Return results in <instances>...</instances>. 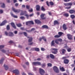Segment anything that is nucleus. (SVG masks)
Returning <instances> with one entry per match:
<instances>
[{"label": "nucleus", "mask_w": 75, "mask_h": 75, "mask_svg": "<svg viewBox=\"0 0 75 75\" xmlns=\"http://www.w3.org/2000/svg\"><path fill=\"white\" fill-rule=\"evenodd\" d=\"M47 65L48 67H51V66H52V64L51 63H48L47 64Z\"/></svg>", "instance_id": "49"}, {"label": "nucleus", "mask_w": 75, "mask_h": 75, "mask_svg": "<svg viewBox=\"0 0 75 75\" xmlns=\"http://www.w3.org/2000/svg\"><path fill=\"white\" fill-rule=\"evenodd\" d=\"M51 47L52 46H55V42H54V40H53L51 42Z\"/></svg>", "instance_id": "23"}, {"label": "nucleus", "mask_w": 75, "mask_h": 75, "mask_svg": "<svg viewBox=\"0 0 75 75\" xmlns=\"http://www.w3.org/2000/svg\"><path fill=\"white\" fill-rule=\"evenodd\" d=\"M63 28L64 30H66L68 28L67 26V25L65 24H64L62 25Z\"/></svg>", "instance_id": "12"}, {"label": "nucleus", "mask_w": 75, "mask_h": 75, "mask_svg": "<svg viewBox=\"0 0 75 75\" xmlns=\"http://www.w3.org/2000/svg\"><path fill=\"white\" fill-rule=\"evenodd\" d=\"M34 16V14L32 13V14H30L29 15V17H32V16Z\"/></svg>", "instance_id": "58"}, {"label": "nucleus", "mask_w": 75, "mask_h": 75, "mask_svg": "<svg viewBox=\"0 0 75 75\" xmlns=\"http://www.w3.org/2000/svg\"><path fill=\"white\" fill-rule=\"evenodd\" d=\"M41 9V10H42V11H45V9L44 8V6H42Z\"/></svg>", "instance_id": "29"}, {"label": "nucleus", "mask_w": 75, "mask_h": 75, "mask_svg": "<svg viewBox=\"0 0 75 75\" xmlns=\"http://www.w3.org/2000/svg\"><path fill=\"white\" fill-rule=\"evenodd\" d=\"M29 12H33V9L31 8L30 9L28 10Z\"/></svg>", "instance_id": "48"}, {"label": "nucleus", "mask_w": 75, "mask_h": 75, "mask_svg": "<svg viewBox=\"0 0 75 75\" xmlns=\"http://www.w3.org/2000/svg\"><path fill=\"white\" fill-rule=\"evenodd\" d=\"M48 14L50 15V16H52V13L51 12H48Z\"/></svg>", "instance_id": "55"}, {"label": "nucleus", "mask_w": 75, "mask_h": 75, "mask_svg": "<svg viewBox=\"0 0 75 75\" xmlns=\"http://www.w3.org/2000/svg\"><path fill=\"white\" fill-rule=\"evenodd\" d=\"M67 37L69 39V40H72V35H71L70 34H67Z\"/></svg>", "instance_id": "14"}, {"label": "nucleus", "mask_w": 75, "mask_h": 75, "mask_svg": "<svg viewBox=\"0 0 75 75\" xmlns=\"http://www.w3.org/2000/svg\"><path fill=\"white\" fill-rule=\"evenodd\" d=\"M47 5L48 7H50V5L49 4V3H48V1H47L46 2Z\"/></svg>", "instance_id": "50"}, {"label": "nucleus", "mask_w": 75, "mask_h": 75, "mask_svg": "<svg viewBox=\"0 0 75 75\" xmlns=\"http://www.w3.org/2000/svg\"><path fill=\"white\" fill-rule=\"evenodd\" d=\"M50 4L51 6H53L54 5V3L52 1L50 2Z\"/></svg>", "instance_id": "45"}, {"label": "nucleus", "mask_w": 75, "mask_h": 75, "mask_svg": "<svg viewBox=\"0 0 75 75\" xmlns=\"http://www.w3.org/2000/svg\"><path fill=\"white\" fill-rule=\"evenodd\" d=\"M69 12L70 14H74L75 13V11L73 9H71L69 11Z\"/></svg>", "instance_id": "16"}, {"label": "nucleus", "mask_w": 75, "mask_h": 75, "mask_svg": "<svg viewBox=\"0 0 75 75\" xmlns=\"http://www.w3.org/2000/svg\"><path fill=\"white\" fill-rule=\"evenodd\" d=\"M36 10L37 11H40V6L39 5H37L36 6Z\"/></svg>", "instance_id": "22"}, {"label": "nucleus", "mask_w": 75, "mask_h": 75, "mask_svg": "<svg viewBox=\"0 0 75 75\" xmlns=\"http://www.w3.org/2000/svg\"><path fill=\"white\" fill-rule=\"evenodd\" d=\"M54 38H59L60 36L58 35H56L54 36Z\"/></svg>", "instance_id": "42"}, {"label": "nucleus", "mask_w": 75, "mask_h": 75, "mask_svg": "<svg viewBox=\"0 0 75 75\" xmlns=\"http://www.w3.org/2000/svg\"><path fill=\"white\" fill-rule=\"evenodd\" d=\"M4 66L6 70H7V69H8V66H7V65L4 64Z\"/></svg>", "instance_id": "25"}, {"label": "nucleus", "mask_w": 75, "mask_h": 75, "mask_svg": "<svg viewBox=\"0 0 75 75\" xmlns=\"http://www.w3.org/2000/svg\"><path fill=\"white\" fill-rule=\"evenodd\" d=\"M52 50V52L53 54H57V53H58V49L53 48L51 49Z\"/></svg>", "instance_id": "2"}, {"label": "nucleus", "mask_w": 75, "mask_h": 75, "mask_svg": "<svg viewBox=\"0 0 75 75\" xmlns=\"http://www.w3.org/2000/svg\"><path fill=\"white\" fill-rule=\"evenodd\" d=\"M39 71L40 74L42 75H44L45 73V71H44L43 69L41 68H40L39 69Z\"/></svg>", "instance_id": "8"}, {"label": "nucleus", "mask_w": 75, "mask_h": 75, "mask_svg": "<svg viewBox=\"0 0 75 75\" xmlns=\"http://www.w3.org/2000/svg\"><path fill=\"white\" fill-rule=\"evenodd\" d=\"M1 4H2L1 5V7L2 8H5V4L4 3H1Z\"/></svg>", "instance_id": "24"}, {"label": "nucleus", "mask_w": 75, "mask_h": 75, "mask_svg": "<svg viewBox=\"0 0 75 75\" xmlns=\"http://www.w3.org/2000/svg\"><path fill=\"white\" fill-rule=\"evenodd\" d=\"M42 40V38H40L39 39V41H41Z\"/></svg>", "instance_id": "60"}, {"label": "nucleus", "mask_w": 75, "mask_h": 75, "mask_svg": "<svg viewBox=\"0 0 75 75\" xmlns=\"http://www.w3.org/2000/svg\"><path fill=\"white\" fill-rule=\"evenodd\" d=\"M8 35L10 37H13L14 36V34L12 32H9L8 33Z\"/></svg>", "instance_id": "19"}, {"label": "nucleus", "mask_w": 75, "mask_h": 75, "mask_svg": "<svg viewBox=\"0 0 75 75\" xmlns=\"http://www.w3.org/2000/svg\"><path fill=\"white\" fill-rule=\"evenodd\" d=\"M60 71H65V69H64V67H60Z\"/></svg>", "instance_id": "28"}, {"label": "nucleus", "mask_w": 75, "mask_h": 75, "mask_svg": "<svg viewBox=\"0 0 75 75\" xmlns=\"http://www.w3.org/2000/svg\"><path fill=\"white\" fill-rule=\"evenodd\" d=\"M63 16L65 17H68L69 16V14L68 13H66L64 14Z\"/></svg>", "instance_id": "34"}, {"label": "nucleus", "mask_w": 75, "mask_h": 75, "mask_svg": "<svg viewBox=\"0 0 75 75\" xmlns=\"http://www.w3.org/2000/svg\"><path fill=\"white\" fill-rule=\"evenodd\" d=\"M11 16L12 17H14V18H18V17L17 16H15L13 14V13H11Z\"/></svg>", "instance_id": "26"}, {"label": "nucleus", "mask_w": 75, "mask_h": 75, "mask_svg": "<svg viewBox=\"0 0 75 75\" xmlns=\"http://www.w3.org/2000/svg\"><path fill=\"white\" fill-rule=\"evenodd\" d=\"M1 51L2 52H4V53H5V52H6V51L4 50H1Z\"/></svg>", "instance_id": "52"}, {"label": "nucleus", "mask_w": 75, "mask_h": 75, "mask_svg": "<svg viewBox=\"0 0 75 75\" xmlns=\"http://www.w3.org/2000/svg\"><path fill=\"white\" fill-rule=\"evenodd\" d=\"M14 33L15 34H17V31H15L14 32Z\"/></svg>", "instance_id": "62"}, {"label": "nucleus", "mask_w": 75, "mask_h": 75, "mask_svg": "<svg viewBox=\"0 0 75 75\" xmlns=\"http://www.w3.org/2000/svg\"><path fill=\"white\" fill-rule=\"evenodd\" d=\"M20 18L21 20H25V17L23 16L20 17Z\"/></svg>", "instance_id": "38"}, {"label": "nucleus", "mask_w": 75, "mask_h": 75, "mask_svg": "<svg viewBox=\"0 0 75 75\" xmlns=\"http://www.w3.org/2000/svg\"><path fill=\"white\" fill-rule=\"evenodd\" d=\"M59 52L60 54L62 53L63 54H64L66 52V50L65 49H62L59 50Z\"/></svg>", "instance_id": "6"}, {"label": "nucleus", "mask_w": 75, "mask_h": 75, "mask_svg": "<svg viewBox=\"0 0 75 75\" xmlns=\"http://www.w3.org/2000/svg\"><path fill=\"white\" fill-rule=\"evenodd\" d=\"M21 29L22 30H24V27H21Z\"/></svg>", "instance_id": "64"}, {"label": "nucleus", "mask_w": 75, "mask_h": 75, "mask_svg": "<svg viewBox=\"0 0 75 75\" xmlns=\"http://www.w3.org/2000/svg\"><path fill=\"white\" fill-rule=\"evenodd\" d=\"M69 60L68 59H65L64 60V63L65 64H68L69 63Z\"/></svg>", "instance_id": "11"}, {"label": "nucleus", "mask_w": 75, "mask_h": 75, "mask_svg": "<svg viewBox=\"0 0 75 75\" xmlns=\"http://www.w3.org/2000/svg\"><path fill=\"white\" fill-rule=\"evenodd\" d=\"M55 41L56 44H59V41L60 42H62V39L61 38L57 39L55 40Z\"/></svg>", "instance_id": "5"}, {"label": "nucleus", "mask_w": 75, "mask_h": 75, "mask_svg": "<svg viewBox=\"0 0 75 75\" xmlns=\"http://www.w3.org/2000/svg\"><path fill=\"white\" fill-rule=\"evenodd\" d=\"M53 70L56 73H59V69H58V68L56 66H54L53 67Z\"/></svg>", "instance_id": "3"}, {"label": "nucleus", "mask_w": 75, "mask_h": 75, "mask_svg": "<svg viewBox=\"0 0 75 75\" xmlns=\"http://www.w3.org/2000/svg\"><path fill=\"white\" fill-rule=\"evenodd\" d=\"M53 24L54 25H56V24L57 25H58L59 23V22H58V21L57 20H55L54 21Z\"/></svg>", "instance_id": "18"}, {"label": "nucleus", "mask_w": 75, "mask_h": 75, "mask_svg": "<svg viewBox=\"0 0 75 75\" xmlns=\"http://www.w3.org/2000/svg\"><path fill=\"white\" fill-rule=\"evenodd\" d=\"M24 16L26 17L27 19H28L29 17H30V16L28 15V14H26L24 15Z\"/></svg>", "instance_id": "32"}, {"label": "nucleus", "mask_w": 75, "mask_h": 75, "mask_svg": "<svg viewBox=\"0 0 75 75\" xmlns=\"http://www.w3.org/2000/svg\"><path fill=\"white\" fill-rule=\"evenodd\" d=\"M27 38H29L28 40L29 42H31L33 41V38H32V37H28Z\"/></svg>", "instance_id": "15"}, {"label": "nucleus", "mask_w": 75, "mask_h": 75, "mask_svg": "<svg viewBox=\"0 0 75 75\" xmlns=\"http://www.w3.org/2000/svg\"><path fill=\"white\" fill-rule=\"evenodd\" d=\"M64 5L65 6H69L68 3H64Z\"/></svg>", "instance_id": "53"}, {"label": "nucleus", "mask_w": 75, "mask_h": 75, "mask_svg": "<svg viewBox=\"0 0 75 75\" xmlns=\"http://www.w3.org/2000/svg\"><path fill=\"white\" fill-rule=\"evenodd\" d=\"M50 57L51 59H55V56L54 55H53L52 54H50Z\"/></svg>", "instance_id": "17"}, {"label": "nucleus", "mask_w": 75, "mask_h": 75, "mask_svg": "<svg viewBox=\"0 0 75 75\" xmlns=\"http://www.w3.org/2000/svg\"><path fill=\"white\" fill-rule=\"evenodd\" d=\"M23 33L25 36L26 37H27V33H26V32H24Z\"/></svg>", "instance_id": "51"}, {"label": "nucleus", "mask_w": 75, "mask_h": 75, "mask_svg": "<svg viewBox=\"0 0 75 75\" xmlns=\"http://www.w3.org/2000/svg\"><path fill=\"white\" fill-rule=\"evenodd\" d=\"M4 59V58H2L0 60V64H1L3 62V60Z\"/></svg>", "instance_id": "33"}, {"label": "nucleus", "mask_w": 75, "mask_h": 75, "mask_svg": "<svg viewBox=\"0 0 75 75\" xmlns=\"http://www.w3.org/2000/svg\"><path fill=\"white\" fill-rule=\"evenodd\" d=\"M40 65H42V68H45V66H46V65H45V63H44L42 64V65H41V64Z\"/></svg>", "instance_id": "35"}, {"label": "nucleus", "mask_w": 75, "mask_h": 75, "mask_svg": "<svg viewBox=\"0 0 75 75\" xmlns=\"http://www.w3.org/2000/svg\"><path fill=\"white\" fill-rule=\"evenodd\" d=\"M63 34V33L61 32H59L58 33V34L60 36V37H61V36H62V35Z\"/></svg>", "instance_id": "27"}, {"label": "nucleus", "mask_w": 75, "mask_h": 75, "mask_svg": "<svg viewBox=\"0 0 75 75\" xmlns=\"http://www.w3.org/2000/svg\"><path fill=\"white\" fill-rule=\"evenodd\" d=\"M35 23L38 24H41V22L38 20L36 19L35 20Z\"/></svg>", "instance_id": "13"}, {"label": "nucleus", "mask_w": 75, "mask_h": 75, "mask_svg": "<svg viewBox=\"0 0 75 75\" xmlns=\"http://www.w3.org/2000/svg\"><path fill=\"white\" fill-rule=\"evenodd\" d=\"M10 26L9 25H7V27H6V29L7 30H10Z\"/></svg>", "instance_id": "41"}, {"label": "nucleus", "mask_w": 75, "mask_h": 75, "mask_svg": "<svg viewBox=\"0 0 75 75\" xmlns=\"http://www.w3.org/2000/svg\"><path fill=\"white\" fill-rule=\"evenodd\" d=\"M13 72L16 75H18L20 74L19 71L17 69L13 71Z\"/></svg>", "instance_id": "9"}, {"label": "nucleus", "mask_w": 75, "mask_h": 75, "mask_svg": "<svg viewBox=\"0 0 75 75\" xmlns=\"http://www.w3.org/2000/svg\"><path fill=\"white\" fill-rule=\"evenodd\" d=\"M42 40H43L45 41H47V39H46V38L45 37L43 36L42 37Z\"/></svg>", "instance_id": "36"}, {"label": "nucleus", "mask_w": 75, "mask_h": 75, "mask_svg": "<svg viewBox=\"0 0 75 75\" xmlns=\"http://www.w3.org/2000/svg\"><path fill=\"white\" fill-rule=\"evenodd\" d=\"M46 58L47 59H49V58H50V55H46Z\"/></svg>", "instance_id": "44"}, {"label": "nucleus", "mask_w": 75, "mask_h": 75, "mask_svg": "<svg viewBox=\"0 0 75 75\" xmlns=\"http://www.w3.org/2000/svg\"><path fill=\"white\" fill-rule=\"evenodd\" d=\"M15 6L16 7H17V6H18V3H16L15 4Z\"/></svg>", "instance_id": "61"}, {"label": "nucleus", "mask_w": 75, "mask_h": 75, "mask_svg": "<svg viewBox=\"0 0 75 75\" xmlns=\"http://www.w3.org/2000/svg\"><path fill=\"white\" fill-rule=\"evenodd\" d=\"M35 51H40V49L39 48H38L37 47H35Z\"/></svg>", "instance_id": "40"}, {"label": "nucleus", "mask_w": 75, "mask_h": 75, "mask_svg": "<svg viewBox=\"0 0 75 75\" xmlns=\"http://www.w3.org/2000/svg\"><path fill=\"white\" fill-rule=\"evenodd\" d=\"M4 47V45H0V49H2V48H3Z\"/></svg>", "instance_id": "47"}, {"label": "nucleus", "mask_w": 75, "mask_h": 75, "mask_svg": "<svg viewBox=\"0 0 75 75\" xmlns=\"http://www.w3.org/2000/svg\"><path fill=\"white\" fill-rule=\"evenodd\" d=\"M16 25L18 27H20L22 26V25L21 23H18L16 24Z\"/></svg>", "instance_id": "31"}, {"label": "nucleus", "mask_w": 75, "mask_h": 75, "mask_svg": "<svg viewBox=\"0 0 75 75\" xmlns=\"http://www.w3.org/2000/svg\"><path fill=\"white\" fill-rule=\"evenodd\" d=\"M69 1H70V0H64V2H68Z\"/></svg>", "instance_id": "56"}, {"label": "nucleus", "mask_w": 75, "mask_h": 75, "mask_svg": "<svg viewBox=\"0 0 75 75\" xmlns=\"http://www.w3.org/2000/svg\"><path fill=\"white\" fill-rule=\"evenodd\" d=\"M32 65H35L36 66L37 65H41V62H33L32 63Z\"/></svg>", "instance_id": "4"}, {"label": "nucleus", "mask_w": 75, "mask_h": 75, "mask_svg": "<svg viewBox=\"0 0 75 75\" xmlns=\"http://www.w3.org/2000/svg\"><path fill=\"white\" fill-rule=\"evenodd\" d=\"M42 28H45V29H48V26L47 25H44L42 26Z\"/></svg>", "instance_id": "21"}, {"label": "nucleus", "mask_w": 75, "mask_h": 75, "mask_svg": "<svg viewBox=\"0 0 75 75\" xmlns=\"http://www.w3.org/2000/svg\"><path fill=\"white\" fill-rule=\"evenodd\" d=\"M9 43H10V44H11L12 43H13V41L11 40H10L9 42Z\"/></svg>", "instance_id": "57"}, {"label": "nucleus", "mask_w": 75, "mask_h": 75, "mask_svg": "<svg viewBox=\"0 0 75 75\" xmlns=\"http://www.w3.org/2000/svg\"><path fill=\"white\" fill-rule=\"evenodd\" d=\"M11 25L15 29H16V25H15V24L14 23H11Z\"/></svg>", "instance_id": "20"}, {"label": "nucleus", "mask_w": 75, "mask_h": 75, "mask_svg": "<svg viewBox=\"0 0 75 75\" xmlns=\"http://www.w3.org/2000/svg\"><path fill=\"white\" fill-rule=\"evenodd\" d=\"M67 51L68 52H71V48L69 47L67 49Z\"/></svg>", "instance_id": "37"}, {"label": "nucleus", "mask_w": 75, "mask_h": 75, "mask_svg": "<svg viewBox=\"0 0 75 75\" xmlns=\"http://www.w3.org/2000/svg\"><path fill=\"white\" fill-rule=\"evenodd\" d=\"M70 17L72 19H74V18H75V16L74 15H70Z\"/></svg>", "instance_id": "30"}, {"label": "nucleus", "mask_w": 75, "mask_h": 75, "mask_svg": "<svg viewBox=\"0 0 75 75\" xmlns=\"http://www.w3.org/2000/svg\"><path fill=\"white\" fill-rule=\"evenodd\" d=\"M7 23V21L6 20H5L4 21L0 24V26H3V25H5V24L6 23Z\"/></svg>", "instance_id": "10"}, {"label": "nucleus", "mask_w": 75, "mask_h": 75, "mask_svg": "<svg viewBox=\"0 0 75 75\" xmlns=\"http://www.w3.org/2000/svg\"><path fill=\"white\" fill-rule=\"evenodd\" d=\"M5 34L7 36H8V33L7 31L5 32Z\"/></svg>", "instance_id": "46"}, {"label": "nucleus", "mask_w": 75, "mask_h": 75, "mask_svg": "<svg viewBox=\"0 0 75 75\" xmlns=\"http://www.w3.org/2000/svg\"><path fill=\"white\" fill-rule=\"evenodd\" d=\"M29 24H34V22L33 21H29Z\"/></svg>", "instance_id": "39"}, {"label": "nucleus", "mask_w": 75, "mask_h": 75, "mask_svg": "<svg viewBox=\"0 0 75 75\" xmlns=\"http://www.w3.org/2000/svg\"><path fill=\"white\" fill-rule=\"evenodd\" d=\"M41 50L42 51H45V49L43 48H41Z\"/></svg>", "instance_id": "63"}, {"label": "nucleus", "mask_w": 75, "mask_h": 75, "mask_svg": "<svg viewBox=\"0 0 75 75\" xmlns=\"http://www.w3.org/2000/svg\"><path fill=\"white\" fill-rule=\"evenodd\" d=\"M12 10L14 12H15V13H19L20 12V11H21V12H22L23 13H21L20 14L21 16H23L24 14V12H23V11H20L19 9H15L14 7L12 8Z\"/></svg>", "instance_id": "1"}, {"label": "nucleus", "mask_w": 75, "mask_h": 75, "mask_svg": "<svg viewBox=\"0 0 75 75\" xmlns=\"http://www.w3.org/2000/svg\"><path fill=\"white\" fill-rule=\"evenodd\" d=\"M68 4L69 6H72V2H70L69 3H68Z\"/></svg>", "instance_id": "54"}, {"label": "nucleus", "mask_w": 75, "mask_h": 75, "mask_svg": "<svg viewBox=\"0 0 75 75\" xmlns=\"http://www.w3.org/2000/svg\"><path fill=\"white\" fill-rule=\"evenodd\" d=\"M45 16V14L44 13H42L40 15V17L42 20H45L46 19V17H44Z\"/></svg>", "instance_id": "7"}, {"label": "nucleus", "mask_w": 75, "mask_h": 75, "mask_svg": "<svg viewBox=\"0 0 75 75\" xmlns=\"http://www.w3.org/2000/svg\"><path fill=\"white\" fill-rule=\"evenodd\" d=\"M30 5H26V8L27 9H30Z\"/></svg>", "instance_id": "43"}, {"label": "nucleus", "mask_w": 75, "mask_h": 75, "mask_svg": "<svg viewBox=\"0 0 75 75\" xmlns=\"http://www.w3.org/2000/svg\"><path fill=\"white\" fill-rule=\"evenodd\" d=\"M71 6H70L69 7H67L66 8H67V9H70V8H71Z\"/></svg>", "instance_id": "59"}]
</instances>
